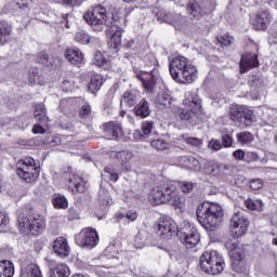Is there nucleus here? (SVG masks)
Here are the masks:
<instances>
[{"label":"nucleus","instance_id":"obj_16","mask_svg":"<svg viewBox=\"0 0 277 277\" xmlns=\"http://www.w3.org/2000/svg\"><path fill=\"white\" fill-rule=\"evenodd\" d=\"M269 23H272V15L269 14V11H260L252 22L253 29L256 31H265V29L269 27Z\"/></svg>","mask_w":277,"mask_h":277},{"label":"nucleus","instance_id":"obj_39","mask_svg":"<svg viewBox=\"0 0 277 277\" xmlns=\"http://www.w3.org/2000/svg\"><path fill=\"white\" fill-rule=\"evenodd\" d=\"M184 162L186 163V168L194 170L195 172H200L202 164L200 161L194 157H184Z\"/></svg>","mask_w":277,"mask_h":277},{"label":"nucleus","instance_id":"obj_46","mask_svg":"<svg viewBox=\"0 0 277 277\" xmlns=\"http://www.w3.org/2000/svg\"><path fill=\"white\" fill-rule=\"evenodd\" d=\"M252 122H254V115L252 114V111L245 109V113L242 114V121H241V126L238 127H250V124H252Z\"/></svg>","mask_w":277,"mask_h":277},{"label":"nucleus","instance_id":"obj_57","mask_svg":"<svg viewBox=\"0 0 277 277\" xmlns=\"http://www.w3.org/2000/svg\"><path fill=\"white\" fill-rule=\"evenodd\" d=\"M209 148H212V150H222V143L219 140H211L209 142Z\"/></svg>","mask_w":277,"mask_h":277},{"label":"nucleus","instance_id":"obj_10","mask_svg":"<svg viewBox=\"0 0 277 277\" xmlns=\"http://www.w3.org/2000/svg\"><path fill=\"white\" fill-rule=\"evenodd\" d=\"M177 237L186 248H196L200 243L198 229L189 223H184V226L177 227Z\"/></svg>","mask_w":277,"mask_h":277},{"label":"nucleus","instance_id":"obj_21","mask_svg":"<svg viewBox=\"0 0 277 277\" xmlns=\"http://www.w3.org/2000/svg\"><path fill=\"white\" fill-rule=\"evenodd\" d=\"M11 8L19 16H28L31 11V0H14Z\"/></svg>","mask_w":277,"mask_h":277},{"label":"nucleus","instance_id":"obj_22","mask_svg":"<svg viewBox=\"0 0 277 277\" xmlns=\"http://www.w3.org/2000/svg\"><path fill=\"white\" fill-rule=\"evenodd\" d=\"M246 111V106L233 104L229 108V118L236 124L241 126L243 122V114Z\"/></svg>","mask_w":277,"mask_h":277},{"label":"nucleus","instance_id":"obj_49","mask_svg":"<svg viewBox=\"0 0 277 277\" xmlns=\"http://www.w3.org/2000/svg\"><path fill=\"white\" fill-rule=\"evenodd\" d=\"M153 148H156V150H166L170 147V144L168 142L158 138L150 142Z\"/></svg>","mask_w":277,"mask_h":277},{"label":"nucleus","instance_id":"obj_45","mask_svg":"<svg viewBox=\"0 0 277 277\" xmlns=\"http://www.w3.org/2000/svg\"><path fill=\"white\" fill-rule=\"evenodd\" d=\"M91 41H92V37L88 35V32L83 30L77 32L76 42H79L80 44H90Z\"/></svg>","mask_w":277,"mask_h":277},{"label":"nucleus","instance_id":"obj_26","mask_svg":"<svg viewBox=\"0 0 277 277\" xmlns=\"http://www.w3.org/2000/svg\"><path fill=\"white\" fill-rule=\"evenodd\" d=\"M135 116L140 118H148L150 116V103L146 100H142L135 107H134Z\"/></svg>","mask_w":277,"mask_h":277},{"label":"nucleus","instance_id":"obj_56","mask_svg":"<svg viewBox=\"0 0 277 277\" xmlns=\"http://www.w3.org/2000/svg\"><path fill=\"white\" fill-rule=\"evenodd\" d=\"M233 157L236 159V161H245L246 151H243L242 149H237L233 153Z\"/></svg>","mask_w":277,"mask_h":277},{"label":"nucleus","instance_id":"obj_14","mask_svg":"<svg viewBox=\"0 0 277 277\" xmlns=\"http://www.w3.org/2000/svg\"><path fill=\"white\" fill-rule=\"evenodd\" d=\"M172 233H176V223L170 217H160L158 221V235L162 239H170Z\"/></svg>","mask_w":277,"mask_h":277},{"label":"nucleus","instance_id":"obj_28","mask_svg":"<svg viewBox=\"0 0 277 277\" xmlns=\"http://www.w3.org/2000/svg\"><path fill=\"white\" fill-rule=\"evenodd\" d=\"M109 156L111 159H117L121 166H124V163H129L131 159H133V153L127 151V150H121V151H110Z\"/></svg>","mask_w":277,"mask_h":277},{"label":"nucleus","instance_id":"obj_30","mask_svg":"<svg viewBox=\"0 0 277 277\" xmlns=\"http://www.w3.org/2000/svg\"><path fill=\"white\" fill-rule=\"evenodd\" d=\"M12 34V26L6 21H0V47L10 40Z\"/></svg>","mask_w":277,"mask_h":277},{"label":"nucleus","instance_id":"obj_40","mask_svg":"<svg viewBox=\"0 0 277 277\" xmlns=\"http://www.w3.org/2000/svg\"><path fill=\"white\" fill-rule=\"evenodd\" d=\"M148 243V234L146 232H138L134 238L135 248L142 249Z\"/></svg>","mask_w":277,"mask_h":277},{"label":"nucleus","instance_id":"obj_62","mask_svg":"<svg viewBox=\"0 0 277 277\" xmlns=\"http://www.w3.org/2000/svg\"><path fill=\"white\" fill-rule=\"evenodd\" d=\"M65 5H81L83 3V0H62Z\"/></svg>","mask_w":277,"mask_h":277},{"label":"nucleus","instance_id":"obj_8","mask_svg":"<svg viewBox=\"0 0 277 277\" xmlns=\"http://www.w3.org/2000/svg\"><path fill=\"white\" fill-rule=\"evenodd\" d=\"M17 176L25 183H34L40 176V168L36 164V160L31 157L19 160L16 164Z\"/></svg>","mask_w":277,"mask_h":277},{"label":"nucleus","instance_id":"obj_64","mask_svg":"<svg viewBox=\"0 0 277 277\" xmlns=\"http://www.w3.org/2000/svg\"><path fill=\"white\" fill-rule=\"evenodd\" d=\"M269 114H271L269 120H271L272 124H276V122H277V111L274 110V109H271Z\"/></svg>","mask_w":277,"mask_h":277},{"label":"nucleus","instance_id":"obj_2","mask_svg":"<svg viewBox=\"0 0 277 277\" xmlns=\"http://www.w3.org/2000/svg\"><path fill=\"white\" fill-rule=\"evenodd\" d=\"M149 198L154 205H170L174 209L185 207L183 197H181L172 182H166L153 188Z\"/></svg>","mask_w":277,"mask_h":277},{"label":"nucleus","instance_id":"obj_48","mask_svg":"<svg viewBox=\"0 0 277 277\" xmlns=\"http://www.w3.org/2000/svg\"><path fill=\"white\" fill-rule=\"evenodd\" d=\"M179 187L183 194H192L194 192V187H196L195 183L183 181L179 183Z\"/></svg>","mask_w":277,"mask_h":277},{"label":"nucleus","instance_id":"obj_63","mask_svg":"<svg viewBox=\"0 0 277 277\" xmlns=\"http://www.w3.org/2000/svg\"><path fill=\"white\" fill-rule=\"evenodd\" d=\"M32 133L35 134H44V128L40 124H35L34 128H32Z\"/></svg>","mask_w":277,"mask_h":277},{"label":"nucleus","instance_id":"obj_52","mask_svg":"<svg viewBox=\"0 0 277 277\" xmlns=\"http://www.w3.org/2000/svg\"><path fill=\"white\" fill-rule=\"evenodd\" d=\"M104 172H105L107 179H109V181H114L115 183H116V181H118V174L115 173L111 168L105 167Z\"/></svg>","mask_w":277,"mask_h":277},{"label":"nucleus","instance_id":"obj_53","mask_svg":"<svg viewBox=\"0 0 277 277\" xmlns=\"http://www.w3.org/2000/svg\"><path fill=\"white\" fill-rule=\"evenodd\" d=\"M93 64L100 67L105 64V57H103V53L96 52L94 54Z\"/></svg>","mask_w":277,"mask_h":277},{"label":"nucleus","instance_id":"obj_35","mask_svg":"<svg viewBox=\"0 0 277 277\" xmlns=\"http://www.w3.org/2000/svg\"><path fill=\"white\" fill-rule=\"evenodd\" d=\"M52 205L54 209H68V199L62 194H54Z\"/></svg>","mask_w":277,"mask_h":277},{"label":"nucleus","instance_id":"obj_5","mask_svg":"<svg viewBox=\"0 0 277 277\" xmlns=\"http://www.w3.org/2000/svg\"><path fill=\"white\" fill-rule=\"evenodd\" d=\"M169 70L172 79L177 83H194L198 69L189 63L185 56L173 58L169 65Z\"/></svg>","mask_w":277,"mask_h":277},{"label":"nucleus","instance_id":"obj_25","mask_svg":"<svg viewBox=\"0 0 277 277\" xmlns=\"http://www.w3.org/2000/svg\"><path fill=\"white\" fill-rule=\"evenodd\" d=\"M65 57L70 64L77 66L83 62V53L77 48H69L65 51Z\"/></svg>","mask_w":277,"mask_h":277},{"label":"nucleus","instance_id":"obj_32","mask_svg":"<svg viewBox=\"0 0 277 277\" xmlns=\"http://www.w3.org/2000/svg\"><path fill=\"white\" fill-rule=\"evenodd\" d=\"M21 277H42V272H40V267L37 265L29 264L22 268Z\"/></svg>","mask_w":277,"mask_h":277},{"label":"nucleus","instance_id":"obj_60","mask_svg":"<svg viewBox=\"0 0 277 277\" xmlns=\"http://www.w3.org/2000/svg\"><path fill=\"white\" fill-rule=\"evenodd\" d=\"M245 206L249 211H256V203L252 199L245 200Z\"/></svg>","mask_w":277,"mask_h":277},{"label":"nucleus","instance_id":"obj_59","mask_svg":"<svg viewBox=\"0 0 277 277\" xmlns=\"http://www.w3.org/2000/svg\"><path fill=\"white\" fill-rule=\"evenodd\" d=\"M74 85H75L74 81L65 80V81H63L62 88H63L64 92H70L72 90Z\"/></svg>","mask_w":277,"mask_h":277},{"label":"nucleus","instance_id":"obj_6","mask_svg":"<svg viewBox=\"0 0 277 277\" xmlns=\"http://www.w3.org/2000/svg\"><path fill=\"white\" fill-rule=\"evenodd\" d=\"M199 265L205 274L217 276L224 272L226 264L224 263V258L217 251H206L200 256Z\"/></svg>","mask_w":277,"mask_h":277},{"label":"nucleus","instance_id":"obj_27","mask_svg":"<svg viewBox=\"0 0 277 277\" xmlns=\"http://www.w3.org/2000/svg\"><path fill=\"white\" fill-rule=\"evenodd\" d=\"M104 83H105V78H103L102 75L95 74L91 76V80L89 82V92H91V94H95V92H98V90L103 88Z\"/></svg>","mask_w":277,"mask_h":277},{"label":"nucleus","instance_id":"obj_51","mask_svg":"<svg viewBox=\"0 0 277 277\" xmlns=\"http://www.w3.org/2000/svg\"><path fill=\"white\" fill-rule=\"evenodd\" d=\"M250 188L253 189V192H256L263 187V180L261 179H255L251 180L249 182Z\"/></svg>","mask_w":277,"mask_h":277},{"label":"nucleus","instance_id":"obj_3","mask_svg":"<svg viewBox=\"0 0 277 277\" xmlns=\"http://www.w3.org/2000/svg\"><path fill=\"white\" fill-rule=\"evenodd\" d=\"M196 215L206 230H215L224 217V210L222 206L207 201L198 206Z\"/></svg>","mask_w":277,"mask_h":277},{"label":"nucleus","instance_id":"obj_23","mask_svg":"<svg viewBox=\"0 0 277 277\" xmlns=\"http://www.w3.org/2000/svg\"><path fill=\"white\" fill-rule=\"evenodd\" d=\"M50 277H68L70 268L64 263H58L53 267V262L50 263Z\"/></svg>","mask_w":277,"mask_h":277},{"label":"nucleus","instance_id":"obj_42","mask_svg":"<svg viewBox=\"0 0 277 277\" xmlns=\"http://www.w3.org/2000/svg\"><path fill=\"white\" fill-rule=\"evenodd\" d=\"M37 62H38V64H41L42 66H45L47 68H51V66H53V58L49 57V55L44 52H40L37 55Z\"/></svg>","mask_w":277,"mask_h":277},{"label":"nucleus","instance_id":"obj_18","mask_svg":"<svg viewBox=\"0 0 277 277\" xmlns=\"http://www.w3.org/2000/svg\"><path fill=\"white\" fill-rule=\"evenodd\" d=\"M52 248L57 256H68L70 254V246H68V240L64 237H57L53 241Z\"/></svg>","mask_w":277,"mask_h":277},{"label":"nucleus","instance_id":"obj_13","mask_svg":"<svg viewBox=\"0 0 277 277\" xmlns=\"http://www.w3.org/2000/svg\"><path fill=\"white\" fill-rule=\"evenodd\" d=\"M156 16L158 21H163V23L172 25L174 29H183V27H185V25L187 24V18H185V16L181 14L166 12L163 10L156 12Z\"/></svg>","mask_w":277,"mask_h":277},{"label":"nucleus","instance_id":"obj_36","mask_svg":"<svg viewBox=\"0 0 277 277\" xmlns=\"http://www.w3.org/2000/svg\"><path fill=\"white\" fill-rule=\"evenodd\" d=\"M35 118L38 122H41L44 124L49 118L47 117V107H44V104H38L35 107Z\"/></svg>","mask_w":277,"mask_h":277},{"label":"nucleus","instance_id":"obj_12","mask_svg":"<svg viewBox=\"0 0 277 277\" xmlns=\"http://www.w3.org/2000/svg\"><path fill=\"white\" fill-rule=\"evenodd\" d=\"M212 10L210 0H196L187 4V12L194 18H202L205 14H210Z\"/></svg>","mask_w":277,"mask_h":277},{"label":"nucleus","instance_id":"obj_41","mask_svg":"<svg viewBox=\"0 0 277 277\" xmlns=\"http://www.w3.org/2000/svg\"><path fill=\"white\" fill-rule=\"evenodd\" d=\"M248 84L251 90H259V88H263V78L261 75H252L249 77Z\"/></svg>","mask_w":277,"mask_h":277},{"label":"nucleus","instance_id":"obj_4","mask_svg":"<svg viewBox=\"0 0 277 277\" xmlns=\"http://www.w3.org/2000/svg\"><path fill=\"white\" fill-rule=\"evenodd\" d=\"M185 108L177 109V118L188 122L193 127L200 122V111H202V100L194 91H188L185 93V98L183 101Z\"/></svg>","mask_w":277,"mask_h":277},{"label":"nucleus","instance_id":"obj_24","mask_svg":"<svg viewBox=\"0 0 277 277\" xmlns=\"http://www.w3.org/2000/svg\"><path fill=\"white\" fill-rule=\"evenodd\" d=\"M225 248L228 250L230 259H241L243 250L239 248V240L237 238L225 242Z\"/></svg>","mask_w":277,"mask_h":277},{"label":"nucleus","instance_id":"obj_1","mask_svg":"<svg viewBox=\"0 0 277 277\" xmlns=\"http://www.w3.org/2000/svg\"><path fill=\"white\" fill-rule=\"evenodd\" d=\"M83 21L91 27L93 31L101 34L102 31H109L111 35L108 41L109 49L118 51L122 44V34L124 30L116 24L113 16H108L107 9L103 5H95L83 14Z\"/></svg>","mask_w":277,"mask_h":277},{"label":"nucleus","instance_id":"obj_34","mask_svg":"<svg viewBox=\"0 0 277 277\" xmlns=\"http://www.w3.org/2000/svg\"><path fill=\"white\" fill-rule=\"evenodd\" d=\"M171 103L172 96L166 92L158 94L155 98L156 107H170Z\"/></svg>","mask_w":277,"mask_h":277},{"label":"nucleus","instance_id":"obj_37","mask_svg":"<svg viewBox=\"0 0 277 277\" xmlns=\"http://www.w3.org/2000/svg\"><path fill=\"white\" fill-rule=\"evenodd\" d=\"M236 140L241 146H248V144H252L254 135L250 132L243 131L236 134Z\"/></svg>","mask_w":277,"mask_h":277},{"label":"nucleus","instance_id":"obj_47","mask_svg":"<svg viewBox=\"0 0 277 277\" xmlns=\"http://www.w3.org/2000/svg\"><path fill=\"white\" fill-rule=\"evenodd\" d=\"M217 42L221 47H230L235 42V39L230 35L225 34L217 37Z\"/></svg>","mask_w":277,"mask_h":277},{"label":"nucleus","instance_id":"obj_58","mask_svg":"<svg viewBox=\"0 0 277 277\" xmlns=\"http://www.w3.org/2000/svg\"><path fill=\"white\" fill-rule=\"evenodd\" d=\"M10 224V219L8 217V214L5 212H0V228H3V226H8Z\"/></svg>","mask_w":277,"mask_h":277},{"label":"nucleus","instance_id":"obj_9","mask_svg":"<svg viewBox=\"0 0 277 277\" xmlns=\"http://www.w3.org/2000/svg\"><path fill=\"white\" fill-rule=\"evenodd\" d=\"M229 234L234 239H239L248 233V226H250V221L243 213V210H237L234 212L229 219Z\"/></svg>","mask_w":277,"mask_h":277},{"label":"nucleus","instance_id":"obj_43","mask_svg":"<svg viewBox=\"0 0 277 277\" xmlns=\"http://www.w3.org/2000/svg\"><path fill=\"white\" fill-rule=\"evenodd\" d=\"M153 129H155L154 121H144L142 123V134L141 137H148L153 133Z\"/></svg>","mask_w":277,"mask_h":277},{"label":"nucleus","instance_id":"obj_15","mask_svg":"<svg viewBox=\"0 0 277 277\" xmlns=\"http://www.w3.org/2000/svg\"><path fill=\"white\" fill-rule=\"evenodd\" d=\"M67 187L72 194H83L85 192V181L76 173L67 175Z\"/></svg>","mask_w":277,"mask_h":277},{"label":"nucleus","instance_id":"obj_38","mask_svg":"<svg viewBox=\"0 0 277 277\" xmlns=\"http://www.w3.org/2000/svg\"><path fill=\"white\" fill-rule=\"evenodd\" d=\"M121 103H126L129 107H133L137 103V92L135 91H126L123 93Z\"/></svg>","mask_w":277,"mask_h":277},{"label":"nucleus","instance_id":"obj_19","mask_svg":"<svg viewBox=\"0 0 277 277\" xmlns=\"http://www.w3.org/2000/svg\"><path fill=\"white\" fill-rule=\"evenodd\" d=\"M259 66V60L256 58V54L246 53L241 56L240 60V72L245 74L252 68H256Z\"/></svg>","mask_w":277,"mask_h":277},{"label":"nucleus","instance_id":"obj_55","mask_svg":"<svg viewBox=\"0 0 277 277\" xmlns=\"http://www.w3.org/2000/svg\"><path fill=\"white\" fill-rule=\"evenodd\" d=\"M222 144L225 148H230V146H233V136H230V134L223 135Z\"/></svg>","mask_w":277,"mask_h":277},{"label":"nucleus","instance_id":"obj_17","mask_svg":"<svg viewBox=\"0 0 277 277\" xmlns=\"http://www.w3.org/2000/svg\"><path fill=\"white\" fill-rule=\"evenodd\" d=\"M105 137L108 140H118L122 135V124L117 121H109L102 126Z\"/></svg>","mask_w":277,"mask_h":277},{"label":"nucleus","instance_id":"obj_11","mask_svg":"<svg viewBox=\"0 0 277 277\" xmlns=\"http://www.w3.org/2000/svg\"><path fill=\"white\" fill-rule=\"evenodd\" d=\"M75 241L77 246H80L81 248H89L90 250H92V248H95L98 243V234L96 233V229L89 227L82 229L76 236Z\"/></svg>","mask_w":277,"mask_h":277},{"label":"nucleus","instance_id":"obj_54","mask_svg":"<svg viewBox=\"0 0 277 277\" xmlns=\"http://www.w3.org/2000/svg\"><path fill=\"white\" fill-rule=\"evenodd\" d=\"M259 159V155L254 151H247L245 153V161L247 163H252V161H256Z\"/></svg>","mask_w":277,"mask_h":277},{"label":"nucleus","instance_id":"obj_44","mask_svg":"<svg viewBox=\"0 0 277 277\" xmlns=\"http://www.w3.org/2000/svg\"><path fill=\"white\" fill-rule=\"evenodd\" d=\"M79 117L82 120H90L92 118V106L90 104H84L80 108Z\"/></svg>","mask_w":277,"mask_h":277},{"label":"nucleus","instance_id":"obj_7","mask_svg":"<svg viewBox=\"0 0 277 277\" xmlns=\"http://www.w3.org/2000/svg\"><path fill=\"white\" fill-rule=\"evenodd\" d=\"M17 224L21 233L24 235H40L41 233H44V229L47 228V221L44 220V216L40 214H34L29 217L19 216L17 219Z\"/></svg>","mask_w":277,"mask_h":277},{"label":"nucleus","instance_id":"obj_31","mask_svg":"<svg viewBox=\"0 0 277 277\" xmlns=\"http://www.w3.org/2000/svg\"><path fill=\"white\" fill-rule=\"evenodd\" d=\"M0 277H14V263L12 261H0Z\"/></svg>","mask_w":277,"mask_h":277},{"label":"nucleus","instance_id":"obj_61","mask_svg":"<svg viewBox=\"0 0 277 277\" xmlns=\"http://www.w3.org/2000/svg\"><path fill=\"white\" fill-rule=\"evenodd\" d=\"M79 217V213L75 208H69L68 209V220H77Z\"/></svg>","mask_w":277,"mask_h":277},{"label":"nucleus","instance_id":"obj_50","mask_svg":"<svg viewBox=\"0 0 277 277\" xmlns=\"http://www.w3.org/2000/svg\"><path fill=\"white\" fill-rule=\"evenodd\" d=\"M181 140L190 144V146H202V141L198 137L187 136L186 134L181 135Z\"/></svg>","mask_w":277,"mask_h":277},{"label":"nucleus","instance_id":"obj_33","mask_svg":"<svg viewBox=\"0 0 277 277\" xmlns=\"http://www.w3.org/2000/svg\"><path fill=\"white\" fill-rule=\"evenodd\" d=\"M222 164L216 163L215 161H208L203 166V171L209 176H219Z\"/></svg>","mask_w":277,"mask_h":277},{"label":"nucleus","instance_id":"obj_29","mask_svg":"<svg viewBox=\"0 0 277 277\" xmlns=\"http://www.w3.org/2000/svg\"><path fill=\"white\" fill-rule=\"evenodd\" d=\"M232 267L234 272L237 274H243V276H248V266H246V262L243 261V254L241 258H232Z\"/></svg>","mask_w":277,"mask_h":277},{"label":"nucleus","instance_id":"obj_20","mask_svg":"<svg viewBox=\"0 0 277 277\" xmlns=\"http://www.w3.org/2000/svg\"><path fill=\"white\" fill-rule=\"evenodd\" d=\"M136 77L140 79V81H142L145 90H148V92H153V89L157 83V76L155 75V71H140L138 74H136Z\"/></svg>","mask_w":277,"mask_h":277}]
</instances>
